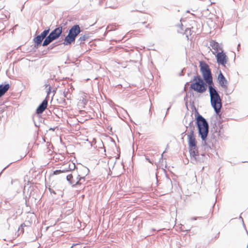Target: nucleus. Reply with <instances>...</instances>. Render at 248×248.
<instances>
[{
	"mask_svg": "<svg viewBox=\"0 0 248 248\" xmlns=\"http://www.w3.org/2000/svg\"><path fill=\"white\" fill-rule=\"evenodd\" d=\"M187 84H188V82H186V85H187Z\"/></svg>",
	"mask_w": 248,
	"mask_h": 248,
	"instance_id": "obj_39",
	"label": "nucleus"
},
{
	"mask_svg": "<svg viewBox=\"0 0 248 248\" xmlns=\"http://www.w3.org/2000/svg\"><path fill=\"white\" fill-rule=\"evenodd\" d=\"M56 46H57L56 45H55L54 44H53L49 46V47H48V49H51Z\"/></svg>",
	"mask_w": 248,
	"mask_h": 248,
	"instance_id": "obj_29",
	"label": "nucleus"
},
{
	"mask_svg": "<svg viewBox=\"0 0 248 248\" xmlns=\"http://www.w3.org/2000/svg\"><path fill=\"white\" fill-rule=\"evenodd\" d=\"M50 31V29L48 28L47 29L45 30L40 34H39L42 38H43L45 40L49 34V32Z\"/></svg>",
	"mask_w": 248,
	"mask_h": 248,
	"instance_id": "obj_20",
	"label": "nucleus"
},
{
	"mask_svg": "<svg viewBox=\"0 0 248 248\" xmlns=\"http://www.w3.org/2000/svg\"><path fill=\"white\" fill-rule=\"evenodd\" d=\"M81 30L79 25L73 26L69 30L68 34L65 37L62 44L65 46L71 45L75 42L77 36L80 34Z\"/></svg>",
	"mask_w": 248,
	"mask_h": 248,
	"instance_id": "obj_4",
	"label": "nucleus"
},
{
	"mask_svg": "<svg viewBox=\"0 0 248 248\" xmlns=\"http://www.w3.org/2000/svg\"><path fill=\"white\" fill-rule=\"evenodd\" d=\"M190 82V88L198 93H202L207 90V83L200 76H195Z\"/></svg>",
	"mask_w": 248,
	"mask_h": 248,
	"instance_id": "obj_3",
	"label": "nucleus"
},
{
	"mask_svg": "<svg viewBox=\"0 0 248 248\" xmlns=\"http://www.w3.org/2000/svg\"><path fill=\"white\" fill-rule=\"evenodd\" d=\"M48 104V101L46 98L37 107L36 112L38 114H42L46 108Z\"/></svg>",
	"mask_w": 248,
	"mask_h": 248,
	"instance_id": "obj_12",
	"label": "nucleus"
},
{
	"mask_svg": "<svg viewBox=\"0 0 248 248\" xmlns=\"http://www.w3.org/2000/svg\"><path fill=\"white\" fill-rule=\"evenodd\" d=\"M217 62L219 64L225 65L227 62L226 55L223 52H218L216 55Z\"/></svg>",
	"mask_w": 248,
	"mask_h": 248,
	"instance_id": "obj_11",
	"label": "nucleus"
},
{
	"mask_svg": "<svg viewBox=\"0 0 248 248\" xmlns=\"http://www.w3.org/2000/svg\"><path fill=\"white\" fill-rule=\"evenodd\" d=\"M67 91H68V90H67ZM63 94H64V97H66L67 99H69V98L70 97V95H69V96H68V91H67L66 92H65L64 91L63 92Z\"/></svg>",
	"mask_w": 248,
	"mask_h": 248,
	"instance_id": "obj_26",
	"label": "nucleus"
},
{
	"mask_svg": "<svg viewBox=\"0 0 248 248\" xmlns=\"http://www.w3.org/2000/svg\"><path fill=\"white\" fill-rule=\"evenodd\" d=\"M149 24H147V25H146V26H145V27H146V28H149Z\"/></svg>",
	"mask_w": 248,
	"mask_h": 248,
	"instance_id": "obj_36",
	"label": "nucleus"
},
{
	"mask_svg": "<svg viewBox=\"0 0 248 248\" xmlns=\"http://www.w3.org/2000/svg\"><path fill=\"white\" fill-rule=\"evenodd\" d=\"M200 71L203 77L202 79L207 83L208 85L214 83L211 71L209 65L205 62L201 61L200 62Z\"/></svg>",
	"mask_w": 248,
	"mask_h": 248,
	"instance_id": "obj_5",
	"label": "nucleus"
},
{
	"mask_svg": "<svg viewBox=\"0 0 248 248\" xmlns=\"http://www.w3.org/2000/svg\"><path fill=\"white\" fill-rule=\"evenodd\" d=\"M44 39L42 38L40 35H37L35 37H34L33 39V41L34 43V47L36 48H38L39 46H41Z\"/></svg>",
	"mask_w": 248,
	"mask_h": 248,
	"instance_id": "obj_16",
	"label": "nucleus"
},
{
	"mask_svg": "<svg viewBox=\"0 0 248 248\" xmlns=\"http://www.w3.org/2000/svg\"><path fill=\"white\" fill-rule=\"evenodd\" d=\"M185 69H183L181 72L179 73V75L180 76H184V70Z\"/></svg>",
	"mask_w": 248,
	"mask_h": 248,
	"instance_id": "obj_30",
	"label": "nucleus"
},
{
	"mask_svg": "<svg viewBox=\"0 0 248 248\" xmlns=\"http://www.w3.org/2000/svg\"><path fill=\"white\" fill-rule=\"evenodd\" d=\"M188 137V150L191 149H194L197 147V141L194 135L193 131L191 130V133L187 136Z\"/></svg>",
	"mask_w": 248,
	"mask_h": 248,
	"instance_id": "obj_9",
	"label": "nucleus"
},
{
	"mask_svg": "<svg viewBox=\"0 0 248 248\" xmlns=\"http://www.w3.org/2000/svg\"><path fill=\"white\" fill-rule=\"evenodd\" d=\"M166 183H170L171 185V180L168 177H166Z\"/></svg>",
	"mask_w": 248,
	"mask_h": 248,
	"instance_id": "obj_27",
	"label": "nucleus"
},
{
	"mask_svg": "<svg viewBox=\"0 0 248 248\" xmlns=\"http://www.w3.org/2000/svg\"><path fill=\"white\" fill-rule=\"evenodd\" d=\"M77 180H78V181L79 182V185H81L83 182L85 181V177L80 176V175H78L77 177Z\"/></svg>",
	"mask_w": 248,
	"mask_h": 248,
	"instance_id": "obj_22",
	"label": "nucleus"
},
{
	"mask_svg": "<svg viewBox=\"0 0 248 248\" xmlns=\"http://www.w3.org/2000/svg\"><path fill=\"white\" fill-rule=\"evenodd\" d=\"M185 121L186 124L188 125L186 126V128H189L190 133H191V130H193L194 133L195 129V124H194V120L192 114L190 115H186L185 117Z\"/></svg>",
	"mask_w": 248,
	"mask_h": 248,
	"instance_id": "obj_8",
	"label": "nucleus"
},
{
	"mask_svg": "<svg viewBox=\"0 0 248 248\" xmlns=\"http://www.w3.org/2000/svg\"><path fill=\"white\" fill-rule=\"evenodd\" d=\"M240 47V44H238V46H237V50L239 51V49Z\"/></svg>",
	"mask_w": 248,
	"mask_h": 248,
	"instance_id": "obj_33",
	"label": "nucleus"
},
{
	"mask_svg": "<svg viewBox=\"0 0 248 248\" xmlns=\"http://www.w3.org/2000/svg\"><path fill=\"white\" fill-rule=\"evenodd\" d=\"M10 88V85L8 83L0 85V98L3 96Z\"/></svg>",
	"mask_w": 248,
	"mask_h": 248,
	"instance_id": "obj_15",
	"label": "nucleus"
},
{
	"mask_svg": "<svg viewBox=\"0 0 248 248\" xmlns=\"http://www.w3.org/2000/svg\"><path fill=\"white\" fill-rule=\"evenodd\" d=\"M55 128H50L49 129V130L54 131V130H55Z\"/></svg>",
	"mask_w": 248,
	"mask_h": 248,
	"instance_id": "obj_35",
	"label": "nucleus"
},
{
	"mask_svg": "<svg viewBox=\"0 0 248 248\" xmlns=\"http://www.w3.org/2000/svg\"><path fill=\"white\" fill-rule=\"evenodd\" d=\"M210 97L211 104L217 115L220 116L222 108V100L217 91L215 89L214 84L208 85Z\"/></svg>",
	"mask_w": 248,
	"mask_h": 248,
	"instance_id": "obj_1",
	"label": "nucleus"
},
{
	"mask_svg": "<svg viewBox=\"0 0 248 248\" xmlns=\"http://www.w3.org/2000/svg\"><path fill=\"white\" fill-rule=\"evenodd\" d=\"M26 225L24 223L21 224L20 226L18 228V231L20 232V233H23L24 232V227H25Z\"/></svg>",
	"mask_w": 248,
	"mask_h": 248,
	"instance_id": "obj_24",
	"label": "nucleus"
},
{
	"mask_svg": "<svg viewBox=\"0 0 248 248\" xmlns=\"http://www.w3.org/2000/svg\"><path fill=\"white\" fill-rule=\"evenodd\" d=\"M8 167V165L7 166H6V167L4 168V169L2 170L1 171V172L0 173V175H1L2 172L5 170L6 169L7 167Z\"/></svg>",
	"mask_w": 248,
	"mask_h": 248,
	"instance_id": "obj_34",
	"label": "nucleus"
},
{
	"mask_svg": "<svg viewBox=\"0 0 248 248\" xmlns=\"http://www.w3.org/2000/svg\"><path fill=\"white\" fill-rule=\"evenodd\" d=\"M195 124L197 125L198 133L201 138L204 139L208 136L209 132V124L207 120L196 110L195 114Z\"/></svg>",
	"mask_w": 248,
	"mask_h": 248,
	"instance_id": "obj_2",
	"label": "nucleus"
},
{
	"mask_svg": "<svg viewBox=\"0 0 248 248\" xmlns=\"http://www.w3.org/2000/svg\"><path fill=\"white\" fill-rule=\"evenodd\" d=\"M48 87V88L46 89V92L47 94H49L51 92V87L49 84H46V88Z\"/></svg>",
	"mask_w": 248,
	"mask_h": 248,
	"instance_id": "obj_25",
	"label": "nucleus"
},
{
	"mask_svg": "<svg viewBox=\"0 0 248 248\" xmlns=\"http://www.w3.org/2000/svg\"><path fill=\"white\" fill-rule=\"evenodd\" d=\"M63 29L62 26H59L52 31L42 43L43 46H46L53 41L58 39L62 33Z\"/></svg>",
	"mask_w": 248,
	"mask_h": 248,
	"instance_id": "obj_6",
	"label": "nucleus"
},
{
	"mask_svg": "<svg viewBox=\"0 0 248 248\" xmlns=\"http://www.w3.org/2000/svg\"><path fill=\"white\" fill-rule=\"evenodd\" d=\"M207 136H206V137L204 139L203 138H201L202 140V145L204 148V150L205 152H208L209 150L211 149V145H213L212 143H209L207 141Z\"/></svg>",
	"mask_w": 248,
	"mask_h": 248,
	"instance_id": "obj_13",
	"label": "nucleus"
},
{
	"mask_svg": "<svg viewBox=\"0 0 248 248\" xmlns=\"http://www.w3.org/2000/svg\"><path fill=\"white\" fill-rule=\"evenodd\" d=\"M184 34H186V37L187 38L188 40V36L191 35L192 34L191 30L190 28H186Z\"/></svg>",
	"mask_w": 248,
	"mask_h": 248,
	"instance_id": "obj_23",
	"label": "nucleus"
},
{
	"mask_svg": "<svg viewBox=\"0 0 248 248\" xmlns=\"http://www.w3.org/2000/svg\"><path fill=\"white\" fill-rule=\"evenodd\" d=\"M146 23V22H143L142 23V24H144Z\"/></svg>",
	"mask_w": 248,
	"mask_h": 248,
	"instance_id": "obj_37",
	"label": "nucleus"
},
{
	"mask_svg": "<svg viewBox=\"0 0 248 248\" xmlns=\"http://www.w3.org/2000/svg\"><path fill=\"white\" fill-rule=\"evenodd\" d=\"M66 180L72 186H75L79 185V182L78 180H75L73 179V176L72 174L66 176Z\"/></svg>",
	"mask_w": 248,
	"mask_h": 248,
	"instance_id": "obj_14",
	"label": "nucleus"
},
{
	"mask_svg": "<svg viewBox=\"0 0 248 248\" xmlns=\"http://www.w3.org/2000/svg\"><path fill=\"white\" fill-rule=\"evenodd\" d=\"M64 168V169L67 170V172L68 171L73 170L76 168V165L73 162H70L68 164H66Z\"/></svg>",
	"mask_w": 248,
	"mask_h": 248,
	"instance_id": "obj_18",
	"label": "nucleus"
},
{
	"mask_svg": "<svg viewBox=\"0 0 248 248\" xmlns=\"http://www.w3.org/2000/svg\"><path fill=\"white\" fill-rule=\"evenodd\" d=\"M210 45L212 47V49H214L216 51H218V49L220 48L219 44L215 41H211Z\"/></svg>",
	"mask_w": 248,
	"mask_h": 248,
	"instance_id": "obj_19",
	"label": "nucleus"
},
{
	"mask_svg": "<svg viewBox=\"0 0 248 248\" xmlns=\"http://www.w3.org/2000/svg\"><path fill=\"white\" fill-rule=\"evenodd\" d=\"M201 217H200L201 218ZM198 218H200V217H192L191 218V220H196Z\"/></svg>",
	"mask_w": 248,
	"mask_h": 248,
	"instance_id": "obj_31",
	"label": "nucleus"
},
{
	"mask_svg": "<svg viewBox=\"0 0 248 248\" xmlns=\"http://www.w3.org/2000/svg\"><path fill=\"white\" fill-rule=\"evenodd\" d=\"M190 156L191 162L193 164L203 162L205 158V154L204 153H200L198 147H197L194 149L188 150Z\"/></svg>",
	"mask_w": 248,
	"mask_h": 248,
	"instance_id": "obj_7",
	"label": "nucleus"
},
{
	"mask_svg": "<svg viewBox=\"0 0 248 248\" xmlns=\"http://www.w3.org/2000/svg\"><path fill=\"white\" fill-rule=\"evenodd\" d=\"M217 81L219 85L224 89L227 88L228 81L221 71L217 76Z\"/></svg>",
	"mask_w": 248,
	"mask_h": 248,
	"instance_id": "obj_10",
	"label": "nucleus"
},
{
	"mask_svg": "<svg viewBox=\"0 0 248 248\" xmlns=\"http://www.w3.org/2000/svg\"><path fill=\"white\" fill-rule=\"evenodd\" d=\"M89 38V35L87 34H80V37L77 40V43L79 45H81L82 44H84V41L88 39Z\"/></svg>",
	"mask_w": 248,
	"mask_h": 248,
	"instance_id": "obj_17",
	"label": "nucleus"
},
{
	"mask_svg": "<svg viewBox=\"0 0 248 248\" xmlns=\"http://www.w3.org/2000/svg\"><path fill=\"white\" fill-rule=\"evenodd\" d=\"M186 131H184V133H182V134H184V133H186Z\"/></svg>",
	"mask_w": 248,
	"mask_h": 248,
	"instance_id": "obj_38",
	"label": "nucleus"
},
{
	"mask_svg": "<svg viewBox=\"0 0 248 248\" xmlns=\"http://www.w3.org/2000/svg\"><path fill=\"white\" fill-rule=\"evenodd\" d=\"M4 7V6L1 3V2H0V10L2 9Z\"/></svg>",
	"mask_w": 248,
	"mask_h": 248,
	"instance_id": "obj_32",
	"label": "nucleus"
},
{
	"mask_svg": "<svg viewBox=\"0 0 248 248\" xmlns=\"http://www.w3.org/2000/svg\"><path fill=\"white\" fill-rule=\"evenodd\" d=\"M67 172V170L64 169V168H62L61 167V169L60 170H57L53 171V174L54 175H58L61 173H64Z\"/></svg>",
	"mask_w": 248,
	"mask_h": 248,
	"instance_id": "obj_21",
	"label": "nucleus"
},
{
	"mask_svg": "<svg viewBox=\"0 0 248 248\" xmlns=\"http://www.w3.org/2000/svg\"><path fill=\"white\" fill-rule=\"evenodd\" d=\"M247 162H248V161Z\"/></svg>",
	"mask_w": 248,
	"mask_h": 248,
	"instance_id": "obj_40",
	"label": "nucleus"
},
{
	"mask_svg": "<svg viewBox=\"0 0 248 248\" xmlns=\"http://www.w3.org/2000/svg\"><path fill=\"white\" fill-rule=\"evenodd\" d=\"M145 159L148 161L149 163L153 164V162L150 160V159L147 156H145Z\"/></svg>",
	"mask_w": 248,
	"mask_h": 248,
	"instance_id": "obj_28",
	"label": "nucleus"
}]
</instances>
